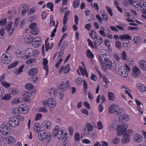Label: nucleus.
<instances>
[{
  "mask_svg": "<svg viewBox=\"0 0 146 146\" xmlns=\"http://www.w3.org/2000/svg\"><path fill=\"white\" fill-rule=\"evenodd\" d=\"M108 96L109 99L110 100L113 101L115 100V96L111 92H109L108 93Z\"/></svg>",
  "mask_w": 146,
  "mask_h": 146,
  "instance_id": "39",
  "label": "nucleus"
},
{
  "mask_svg": "<svg viewBox=\"0 0 146 146\" xmlns=\"http://www.w3.org/2000/svg\"><path fill=\"white\" fill-rule=\"evenodd\" d=\"M11 98V97L10 95L9 94H6L2 97L1 99L5 100L8 101L10 100Z\"/></svg>",
  "mask_w": 146,
  "mask_h": 146,
  "instance_id": "36",
  "label": "nucleus"
},
{
  "mask_svg": "<svg viewBox=\"0 0 146 146\" xmlns=\"http://www.w3.org/2000/svg\"><path fill=\"white\" fill-rule=\"evenodd\" d=\"M51 136L50 133H47L45 130H41L39 132L38 134V137L39 140L43 141L46 138H50Z\"/></svg>",
  "mask_w": 146,
  "mask_h": 146,
  "instance_id": "5",
  "label": "nucleus"
},
{
  "mask_svg": "<svg viewBox=\"0 0 146 146\" xmlns=\"http://www.w3.org/2000/svg\"><path fill=\"white\" fill-rule=\"evenodd\" d=\"M97 124L98 126V128L99 130L102 129L103 128V125L102 123L100 121L98 122Z\"/></svg>",
  "mask_w": 146,
  "mask_h": 146,
  "instance_id": "54",
  "label": "nucleus"
},
{
  "mask_svg": "<svg viewBox=\"0 0 146 146\" xmlns=\"http://www.w3.org/2000/svg\"><path fill=\"white\" fill-rule=\"evenodd\" d=\"M20 110L21 109L19 108H19H14L12 110V113L13 114L17 115L18 113L21 112V111H20Z\"/></svg>",
  "mask_w": 146,
  "mask_h": 146,
  "instance_id": "35",
  "label": "nucleus"
},
{
  "mask_svg": "<svg viewBox=\"0 0 146 146\" xmlns=\"http://www.w3.org/2000/svg\"><path fill=\"white\" fill-rule=\"evenodd\" d=\"M68 130L70 135H72L73 133V128L70 126H69L68 127Z\"/></svg>",
  "mask_w": 146,
  "mask_h": 146,
  "instance_id": "63",
  "label": "nucleus"
},
{
  "mask_svg": "<svg viewBox=\"0 0 146 146\" xmlns=\"http://www.w3.org/2000/svg\"><path fill=\"white\" fill-rule=\"evenodd\" d=\"M64 66L61 67L60 70L59 71L60 73V72H62L63 70L65 74H67L68 71L70 70V65L69 64H67L65 67L64 68Z\"/></svg>",
  "mask_w": 146,
  "mask_h": 146,
  "instance_id": "24",
  "label": "nucleus"
},
{
  "mask_svg": "<svg viewBox=\"0 0 146 146\" xmlns=\"http://www.w3.org/2000/svg\"><path fill=\"white\" fill-rule=\"evenodd\" d=\"M85 126L87 128V129L88 132H90L92 131L93 129L92 126L90 123H87Z\"/></svg>",
  "mask_w": 146,
  "mask_h": 146,
  "instance_id": "37",
  "label": "nucleus"
},
{
  "mask_svg": "<svg viewBox=\"0 0 146 146\" xmlns=\"http://www.w3.org/2000/svg\"><path fill=\"white\" fill-rule=\"evenodd\" d=\"M45 45L46 51V52H47L48 51L49 49H50V47L49 46L50 44L49 43H48L47 41L46 40L45 42Z\"/></svg>",
  "mask_w": 146,
  "mask_h": 146,
  "instance_id": "56",
  "label": "nucleus"
},
{
  "mask_svg": "<svg viewBox=\"0 0 146 146\" xmlns=\"http://www.w3.org/2000/svg\"><path fill=\"white\" fill-rule=\"evenodd\" d=\"M2 85L4 86L6 88H8L10 86V84L5 82H1Z\"/></svg>",
  "mask_w": 146,
  "mask_h": 146,
  "instance_id": "49",
  "label": "nucleus"
},
{
  "mask_svg": "<svg viewBox=\"0 0 146 146\" xmlns=\"http://www.w3.org/2000/svg\"><path fill=\"white\" fill-rule=\"evenodd\" d=\"M64 128H61L59 130V127L58 126H56L54 129L53 134L54 137H57L58 138V135L60 136L64 132Z\"/></svg>",
  "mask_w": 146,
  "mask_h": 146,
  "instance_id": "10",
  "label": "nucleus"
},
{
  "mask_svg": "<svg viewBox=\"0 0 146 146\" xmlns=\"http://www.w3.org/2000/svg\"><path fill=\"white\" fill-rule=\"evenodd\" d=\"M75 140L76 141H78L80 140V134L78 133H76L74 135Z\"/></svg>",
  "mask_w": 146,
  "mask_h": 146,
  "instance_id": "59",
  "label": "nucleus"
},
{
  "mask_svg": "<svg viewBox=\"0 0 146 146\" xmlns=\"http://www.w3.org/2000/svg\"><path fill=\"white\" fill-rule=\"evenodd\" d=\"M87 56L91 60L93 59L94 57V54L91 52L89 49H88L86 52Z\"/></svg>",
  "mask_w": 146,
  "mask_h": 146,
  "instance_id": "28",
  "label": "nucleus"
},
{
  "mask_svg": "<svg viewBox=\"0 0 146 146\" xmlns=\"http://www.w3.org/2000/svg\"><path fill=\"white\" fill-rule=\"evenodd\" d=\"M134 140L139 143L143 139V136L139 134H137L134 136Z\"/></svg>",
  "mask_w": 146,
  "mask_h": 146,
  "instance_id": "19",
  "label": "nucleus"
},
{
  "mask_svg": "<svg viewBox=\"0 0 146 146\" xmlns=\"http://www.w3.org/2000/svg\"><path fill=\"white\" fill-rule=\"evenodd\" d=\"M80 5L79 0H74L73 2V6L75 8H77Z\"/></svg>",
  "mask_w": 146,
  "mask_h": 146,
  "instance_id": "42",
  "label": "nucleus"
},
{
  "mask_svg": "<svg viewBox=\"0 0 146 146\" xmlns=\"http://www.w3.org/2000/svg\"><path fill=\"white\" fill-rule=\"evenodd\" d=\"M119 141V139L117 137H116L113 138L112 141V143L114 144H116L118 143Z\"/></svg>",
  "mask_w": 146,
  "mask_h": 146,
  "instance_id": "46",
  "label": "nucleus"
},
{
  "mask_svg": "<svg viewBox=\"0 0 146 146\" xmlns=\"http://www.w3.org/2000/svg\"><path fill=\"white\" fill-rule=\"evenodd\" d=\"M36 23H33L29 26V27L31 29V32L33 35H36L38 34V29L36 27Z\"/></svg>",
  "mask_w": 146,
  "mask_h": 146,
  "instance_id": "9",
  "label": "nucleus"
},
{
  "mask_svg": "<svg viewBox=\"0 0 146 146\" xmlns=\"http://www.w3.org/2000/svg\"><path fill=\"white\" fill-rule=\"evenodd\" d=\"M137 87L139 90L141 92H144L146 90V88L145 86L141 84H138Z\"/></svg>",
  "mask_w": 146,
  "mask_h": 146,
  "instance_id": "25",
  "label": "nucleus"
},
{
  "mask_svg": "<svg viewBox=\"0 0 146 146\" xmlns=\"http://www.w3.org/2000/svg\"><path fill=\"white\" fill-rule=\"evenodd\" d=\"M76 82L78 85H81L82 83V80L81 78L80 77L78 78L76 80Z\"/></svg>",
  "mask_w": 146,
  "mask_h": 146,
  "instance_id": "47",
  "label": "nucleus"
},
{
  "mask_svg": "<svg viewBox=\"0 0 146 146\" xmlns=\"http://www.w3.org/2000/svg\"><path fill=\"white\" fill-rule=\"evenodd\" d=\"M29 9V7L27 5H23L19 8V13L24 16L27 12Z\"/></svg>",
  "mask_w": 146,
  "mask_h": 146,
  "instance_id": "11",
  "label": "nucleus"
},
{
  "mask_svg": "<svg viewBox=\"0 0 146 146\" xmlns=\"http://www.w3.org/2000/svg\"><path fill=\"white\" fill-rule=\"evenodd\" d=\"M37 70L35 68H31L28 72V74L30 76L35 75L37 73Z\"/></svg>",
  "mask_w": 146,
  "mask_h": 146,
  "instance_id": "23",
  "label": "nucleus"
},
{
  "mask_svg": "<svg viewBox=\"0 0 146 146\" xmlns=\"http://www.w3.org/2000/svg\"><path fill=\"white\" fill-rule=\"evenodd\" d=\"M31 94L29 93L28 92H26V93L24 95V97L23 98L24 100H25L27 101H29V100L28 98L30 96H31Z\"/></svg>",
  "mask_w": 146,
  "mask_h": 146,
  "instance_id": "40",
  "label": "nucleus"
},
{
  "mask_svg": "<svg viewBox=\"0 0 146 146\" xmlns=\"http://www.w3.org/2000/svg\"><path fill=\"white\" fill-rule=\"evenodd\" d=\"M130 68L129 66L127 64H125V66L119 67V72L122 76L123 77H127L128 72L130 71Z\"/></svg>",
  "mask_w": 146,
  "mask_h": 146,
  "instance_id": "1",
  "label": "nucleus"
},
{
  "mask_svg": "<svg viewBox=\"0 0 146 146\" xmlns=\"http://www.w3.org/2000/svg\"><path fill=\"white\" fill-rule=\"evenodd\" d=\"M6 140L8 143L11 144H13L15 141L14 138L11 136H8Z\"/></svg>",
  "mask_w": 146,
  "mask_h": 146,
  "instance_id": "26",
  "label": "nucleus"
},
{
  "mask_svg": "<svg viewBox=\"0 0 146 146\" xmlns=\"http://www.w3.org/2000/svg\"><path fill=\"white\" fill-rule=\"evenodd\" d=\"M41 126L40 124L38 123H36L34 127V130L35 132L37 133L38 132L39 130L40 129Z\"/></svg>",
  "mask_w": 146,
  "mask_h": 146,
  "instance_id": "34",
  "label": "nucleus"
},
{
  "mask_svg": "<svg viewBox=\"0 0 146 146\" xmlns=\"http://www.w3.org/2000/svg\"><path fill=\"white\" fill-rule=\"evenodd\" d=\"M104 43L105 46L108 47H109L110 46V42L109 41L108 39H106L104 41Z\"/></svg>",
  "mask_w": 146,
  "mask_h": 146,
  "instance_id": "61",
  "label": "nucleus"
},
{
  "mask_svg": "<svg viewBox=\"0 0 146 146\" xmlns=\"http://www.w3.org/2000/svg\"><path fill=\"white\" fill-rule=\"evenodd\" d=\"M93 35H94V37L95 39H96L97 40H100V41H97L96 42H95L94 43L95 47L96 48L97 46L96 45L98 44L99 45L101 44L102 43L103 40L101 36H100L99 37L97 36L96 32H95Z\"/></svg>",
  "mask_w": 146,
  "mask_h": 146,
  "instance_id": "12",
  "label": "nucleus"
},
{
  "mask_svg": "<svg viewBox=\"0 0 146 146\" xmlns=\"http://www.w3.org/2000/svg\"><path fill=\"white\" fill-rule=\"evenodd\" d=\"M71 86L68 80L66 82H63L60 84V87L58 88L62 91H65L67 89H70Z\"/></svg>",
  "mask_w": 146,
  "mask_h": 146,
  "instance_id": "7",
  "label": "nucleus"
},
{
  "mask_svg": "<svg viewBox=\"0 0 146 146\" xmlns=\"http://www.w3.org/2000/svg\"><path fill=\"white\" fill-rule=\"evenodd\" d=\"M133 73L132 75L134 76H137L140 73L139 68L136 66L133 67Z\"/></svg>",
  "mask_w": 146,
  "mask_h": 146,
  "instance_id": "21",
  "label": "nucleus"
},
{
  "mask_svg": "<svg viewBox=\"0 0 146 146\" xmlns=\"http://www.w3.org/2000/svg\"><path fill=\"white\" fill-rule=\"evenodd\" d=\"M115 45L116 47L119 49H121L122 48L120 42L118 40L115 42Z\"/></svg>",
  "mask_w": 146,
  "mask_h": 146,
  "instance_id": "44",
  "label": "nucleus"
},
{
  "mask_svg": "<svg viewBox=\"0 0 146 146\" xmlns=\"http://www.w3.org/2000/svg\"><path fill=\"white\" fill-rule=\"evenodd\" d=\"M18 63L19 62L17 61L14 62L9 65L8 66V68L9 69H10L13 68L16 66L18 64Z\"/></svg>",
  "mask_w": 146,
  "mask_h": 146,
  "instance_id": "38",
  "label": "nucleus"
},
{
  "mask_svg": "<svg viewBox=\"0 0 146 146\" xmlns=\"http://www.w3.org/2000/svg\"><path fill=\"white\" fill-rule=\"evenodd\" d=\"M96 18L98 19V22L100 24H102V19L99 15H97L96 16Z\"/></svg>",
  "mask_w": 146,
  "mask_h": 146,
  "instance_id": "52",
  "label": "nucleus"
},
{
  "mask_svg": "<svg viewBox=\"0 0 146 146\" xmlns=\"http://www.w3.org/2000/svg\"><path fill=\"white\" fill-rule=\"evenodd\" d=\"M64 54V51L62 50H61L58 52V54L57 56V58H59L62 57Z\"/></svg>",
  "mask_w": 146,
  "mask_h": 146,
  "instance_id": "57",
  "label": "nucleus"
},
{
  "mask_svg": "<svg viewBox=\"0 0 146 146\" xmlns=\"http://www.w3.org/2000/svg\"><path fill=\"white\" fill-rule=\"evenodd\" d=\"M11 25L12 24L11 23L9 24L6 28L5 27L6 30L7 32H9V35L10 36H11L13 34L15 29L14 28H13L12 29H11V28L12 27Z\"/></svg>",
  "mask_w": 146,
  "mask_h": 146,
  "instance_id": "20",
  "label": "nucleus"
},
{
  "mask_svg": "<svg viewBox=\"0 0 146 146\" xmlns=\"http://www.w3.org/2000/svg\"><path fill=\"white\" fill-rule=\"evenodd\" d=\"M39 40H37L33 41L32 45L34 47L37 48L40 45L41 42L39 41H38Z\"/></svg>",
  "mask_w": 146,
  "mask_h": 146,
  "instance_id": "32",
  "label": "nucleus"
},
{
  "mask_svg": "<svg viewBox=\"0 0 146 146\" xmlns=\"http://www.w3.org/2000/svg\"><path fill=\"white\" fill-rule=\"evenodd\" d=\"M120 38L122 40L124 39H128L131 40V38L130 36L128 35H122L119 36Z\"/></svg>",
  "mask_w": 146,
  "mask_h": 146,
  "instance_id": "31",
  "label": "nucleus"
},
{
  "mask_svg": "<svg viewBox=\"0 0 146 146\" xmlns=\"http://www.w3.org/2000/svg\"><path fill=\"white\" fill-rule=\"evenodd\" d=\"M129 116L128 115L123 114L121 115L119 117L120 120L121 122L128 121Z\"/></svg>",
  "mask_w": 146,
  "mask_h": 146,
  "instance_id": "18",
  "label": "nucleus"
},
{
  "mask_svg": "<svg viewBox=\"0 0 146 146\" xmlns=\"http://www.w3.org/2000/svg\"><path fill=\"white\" fill-rule=\"evenodd\" d=\"M42 117V115L40 113H38L36 116L35 120H38L40 119Z\"/></svg>",
  "mask_w": 146,
  "mask_h": 146,
  "instance_id": "64",
  "label": "nucleus"
},
{
  "mask_svg": "<svg viewBox=\"0 0 146 146\" xmlns=\"http://www.w3.org/2000/svg\"><path fill=\"white\" fill-rule=\"evenodd\" d=\"M68 43L66 41H64L61 47L63 49L66 48L68 45Z\"/></svg>",
  "mask_w": 146,
  "mask_h": 146,
  "instance_id": "58",
  "label": "nucleus"
},
{
  "mask_svg": "<svg viewBox=\"0 0 146 146\" xmlns=\"http://www.w3.org/2000/svg\"><path fill=\"white\" fill-rule=\"evenodd\" d=\"M129 42V41H128L127 42H125V43H123V47L125 49L127 50L128 48H130V45L128 44V42Z\"/></svg>",
  "mask_w": 146,
  "mask_h": 146,
  "instance_id": "50",
  "label": "nucleus"
},
{
  "mask_svg": "<svg viewBox=\"0 0 146 146\" xmlns=\"http://www.w3.org/2000/svg\"><path fill=\"white\" fill-rule=\"evenodd\" d=\"M48 93L51 96L53 95L54 96H56V92L55 89H53L52 88L48 92Z\"/></svg>",
  "mask_w": 146,
  "mask_h": 146,
  "instance_id": "41",
  "label": "nucleus"
},
{
  "mask_svg": "<svg viewBox=\"0 0 146 146\" xmlns=\"http://www.w3.org/2000/svg\"><path fill=\"white\" fill-rule=\"evenodd\" d=\"M106 9L109 14H110L111 16H112L113 15V13L112 12V9L110 8L108 6H106Z\"/></svg>",
  "mask_w": 146,
  "mask_h": 146,
  "instance_id": "62",
  "label": "nucleus"
},
{
  "mask_svg": "<svg viewBox=\"0 0 146 146\" xmlns=\"http://www.w3.org/2000/svg\"><path fill=\"white\" fill-rule=\"evenodd\" d=\"M103 65L107 68L111 70H114L116 68V66L114 63H113L111 60L108 58H105Z\"/></svg>",
  "mask_w": 146,
  "mask_h": 146,
  "instance_id": "2",
  "label": "nucleus"
},
{
  "mask_svg": "<svg viewBox=\"0 0 146 146\" xmlns=\"http://www.w3.org/2000/svg\"><path fill=\"white\" fill-rule=\"evenodd\" d=\"M121 54V58L125 60H126L127 59V54H126V52L125 51H123L122 53Z\"/></svg>",
  "mask_w": 146,
  "mask_h": 146,
  "instance_id": "55",
  "label": "nucleus"
},
{
  "mask_svg": "<svg viewBox=\"0 0 146 146\" xmlns=\"http://www.w3.org/2000/svg\"><path fill=\"white\" fill-rule=\"evenodd\" d=\"M68 138V134L66 132H63L61 135H58V138L60 140H62L63 139L67 140Z\"/></svg>",
  "mask_w": 146,
  "mask_h": 146,
  "instance_id": "27",
  "label": "nucleus"
},
{
  "mask_svg": "<svg viewBox=\"0 0 146 146\" xmlns=\"http://www.w3.org/2000/svg\"><path fill=\"white\" fill-rule=\"evenodd\" d=\"M83 131L84 134L86 135H88L90 133L89 132H88L87 130V128L85 126L83 127Z\"/></svg>",
  "mask_w": 146,
  "mask_h": 146,
  "instance_id": "60",
  "label": "nucleus"
},
{
  "mask_svg": "<svg viewBox=\"0 0 146 146\" xmlns=\"http://www.w3.org/2000/svg\"><path fill=\"white\" fill-rule=\"evenodd\" d=\"M7 22V19H5L3 20L0 21V26H5V24H6Z\"/></svg>",
  "mask_w": 146,
  "mask_h": 146,
  "instance_id": "53",
  "label": "nucleus"
},
{
  "mask_svg": "<svg viewBox=\"0 0 146 146\" xmlns=\"http://www.w3.org/2000/svg\"><path fill=\"white\" fill-rule=\"evenodd\" d=\"M24 40L25 43L28 44L32 43L33 40V36L31 35L27 36L25 37Z\"/></svg>",
  "mask_w": 146,
  "mask_h": 146,
  "instance_id": "17",
  "label": "nucleus"
},
{
  "mask_svg": "<svg viewBox=\"0 0 146 146\" xmlns=\"http://www.w3.org/2000/svg\"><path fill=\"white\" fill-rule=\"evenodd\" d=\"M45 123L46 124V129H48L50 128L51 124L50 121H45L43 122L42 124V126H44L45 125Z\"/></svg>",
  "mask_w": 146,
  "mask_h": 146,
  "instance_id": "33",
  "label": "nucleus"
},
{
  "mask_svg": "<svg viewBox=\"0 0 146 146\" xmlns=\"http://www.w3.org/2000/svg\"><path fill=\"white\" fill-rule=\"evenodd\" d=\"M33 49L32 48H28L26 51L25 54L27 58H30L33 55Z\"/></svg>",
  "mask_w": 146,
  "mask_h": 146,
  "instance_id": "22",
  "label": "nucleus"
},
{
  "mask_svg": "<svg viewBox=\"0 0 146 146\" xmlns=\"http://www.w3.org/2000/svg\"><path fill=\"white\" fill-rule=\"evenodd\" d=\"M20 108L21 113L24 114H26L27 113L29 110V107L26 105L25 104L19 107Z\"/></svg>",
  "mask_w": 146,
  "mask_h": 146,
  "instance_id": "13",
  "label": "nucleus"
},
{
  "mask_svg": "<svg viewBox=\"0 0 146 146\" xmlns=\"http://www.w3.org/2000/svg\"><path fill=\"white\" fill-rule=\"evenodd\" d=\"M139 67L143 70H146V61L144 60H140L139 63Z\"/></svg>",
  "mask_w": 146,
  "mask_h": 146,
  "instance_id": "16",
  "label": "nucleus"
},
{
  "mask_svg": "<svg viewBox=\"0 0 146 146\" xmlns=\"http://www.w3.org/2000/svg\"><path fill=\"white\" fill-rule=\"evenodd\" d=\"M124 134L125 137L123 138L121 140L122 142L124 144L130 141V138L128 137L129 135L128 134Z\"/></svg>",
  "mask_w": 146,
  "mask_h": 146,
  "instance_id": "29",
  "label": "nucleus"
},
{
  "mask_svg": "<svg viewBox=\"0 0 146 146\" xmlns=\"http://www.w3.org/2000/svg\"><path fill=\"white\" fill-rule=\"evenodd\" d=\"M0 129L1 133L5 135H9L11 132L10 127L6 125V124L2 125Z\"/></svg>",
  "mask_w": 146,
  "mask_h": 146,
  "instance_id": "6",
  "label": "nucleus"
},
{
  "mask_svg": "<svg viewBox=\"0 0 146 146\" xmlns=\"http://www.w3.org/2000/svg\"><path fill=\"white\" fill-rule=\"evenodd\" d=\"M53 4L52 3H48L47 4V7L48 8H50L51 11H53Z\"/></svg>",
  "mask_w": 146,
  "mask_h": 146,
  "instance_id": "45",
  "label": "nucleus"
},
{
  "mask_svg": "<svg viewBox=\"0 0 146 146\" xmlns=\"http://www.w3.org/2000/svg\"><path fill=\"white\" fill-rule=\"evenodd\" d=\"M133 41L135 44H139L141 43L142 40L140 37L138 36H136L133 38Z\"/></svg>",
  "mask_w": 146,
  "mask_h": 146,
  "instance_id": "30",
  "label": "nucleus"
},
{
  "mask_svg": "<svg viewBox=\"0 0 146 146\" xmlns=\"http://www.w3.org/2000/svg\"><path fill=\"white\" fill-rule=\"evenodd\" d=\"M119 132L117 133V135L120 136L124 134H126L127 128L128 127L127 124L125 123H121L118 125Z\"/></svg>",
  "mask_w": 146,
  "mask_h": 146,
  "instance_id": "3",
  "label": "nucleus"
},
{
  "mask_svg": "<svg viewBox=\"0 0 146 146\" xmlns=\"http://www.w3.org/2000/svg\"><path fill=\"white\" fill-rule=\"evenodd\" d=\"M123 111V109L122 108H120L119 109H117V111L115 112L116 114L117 115H120L121 114H122Z\"/></svg>",
  "mask_w": 146,
  "mask_h": 146,
  "instance_id": "51",
  "label": "nucleus"
},
{
  "mask_svg": "<svg viewBox=\"0 0 146 146\" xmlns=\"http://www.w3.org/2000/svg\"><path fill=\"white\" fill-rule=\"evenodd\" d=\"M48 100L49 106L52 108H53L55 106L56 103L54 99L52 98H50Z\"/></svg>",
  "mask_w": 146,
  "mask_h": 146,
  "instance_id": "14",
  "label": "nucleus"
},
{
  "mask_svg": "<svg viewBox=\"0 0 146 146\" xmlns=\"http://www.w3.org/2000/svg\"><path fill=\"white\" fill-rule=\"evenodd\" d=\"M9 92H10L13 95H15L17 93V90L14 88L13 89H10V90H9Z\"/></svg>",
  "mask_w": 146,
  "mask_h": 146,
  "instance_id": "48",
  "label": "nucleus"
},
{
  "mask_svg": "<svg viewBox=\"0 0 146 146\" xmlns=\"http://www.w3.org/2000/svg\"><path fill=\"white\" fill-rule=\"evenodd\" d=\"M118 109L117 107L115 104L111 105L109 107V112L110 113H114L117 111Z\"/></svg>",
  "mask_w": 146,
  "mask_h": 146,
  "instance_id": "15",
  "label": "nucleus"
},
{
  "mask_svg": "<svg viewBox=\"0 0 146 146\" xmlns=\"http://www.w3.org/2000/svg\"><path fill=\"white\" fill-rule=\"evenodd\" d=\"M2 62L4 64H8L10 63L12 60V57L11 55L8 53L5 52L2 55L1 57Z\"/></svg>",
  "mask_w": 146,
  "mask_h": 146,
  "instance_id": "4",
  "label": "nucleus"
},
{
  "mask_svg": "<svg viewBox=\"0 0 146 146\" xmlns=\"http://www.w3.org/2000/svg\"><path fill=\"white\" fill-rule=\"evenodd\" d=\"M26 89L27 90H31L34 88V87L31 84H27L25 86Z\"/></svg>",
  "mask_w": 146,
  "mask_h": 146,
  "instance_id": "43",
  "label": "nucleus"
},
{
  "mask_svg": "<svg viewBox=\"0 0 146 146\" xmlns=\"http://www.w3.org/2000/svg\"><path fill=\"white\" fill-rule=\"evenodd\" d=\"M9 125L13 127H16L19 123V119L16 117H11L9 119Z\"/></svg>",
  "mask_w": 146,
  "mask_h": 146,
  "instance_id": "8",
  "label": "nucleus"
}]
</instances>
